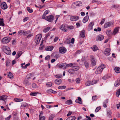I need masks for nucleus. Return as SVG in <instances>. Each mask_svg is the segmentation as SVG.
<instances>
[{
  "mask_svg": "<svg viewBox=\"0 0 120 120\" xmlns=\"http://www.w3.org/2000/svg\"><path fill=\"white\" fill-rule=\"evenodd\" d=\"M105 68V66L104 64H102L100 65L97 69L95 71L96 74H99L101 73L103 69Z\"/></svg>",
  "mask_w": 120,
  "mask_h": 120,
  "instance_id": "f257e3e1",
  "label": "nucleus"
},
{
  "mask_svg": "<svg viewBox=\"0 0 120 120\" xmlns=\"http://www.w3.org/2000/svg\"><path fill=\"white\" fill-rule=\"evenodd\" d=\"M3 48L4 52L8 55H10L11 52L10 48L8 46H3Z\"/></svg>",
  "mask_w": 120,
  "mask_h": 120,
  "instance_id": "f03ea898",
  "label": "nucleus"
},
{
  "mask_svg": "<svg viewBox=\"0 0 120 120\" xmlns=\"http://www.w3.org/2000/svg\"><path fill=\"white\" fill-rule=\"evenodd\" d=\"M41 38V35L40 34H38L36 36L35 40V41L37 44H39Z\"/></svg>",
  "mask_w": 120,
  "mask_h": 120,
  "instance_id": "7ed1b4c3",
  "label": "nucleus"
},
{
  "mask_svg": "<svg viewBox=\"0 0 120 120\" xmlns=\"http://www.w3.org/2000/svg\"><path fill=\"white\" fill-rule=\"evenodd\" d=\"M10 40V38L7 37L3 38L2 40V42L3 44H6L9 42Z\"/></svg>",
  "mask_w": 120,
  "mask_h": 120,
  "instance_id": "20e7f679",
  "label": "nucleus"
},
{
  "mask_svg": "<svg viewBox=\"0 0 120 120\" xmlns=\"http://www.w3.org/2000/svg\"><path fill=\"white\" fill-rule=\"evenodd\" d=\"M54 19V17L52 15H50L46 17L45 20L50 22H52Z\"/></svg>",
  "mask_w": 120,
  "mask_h": 120,
  "instance_id": "39448f33",
  "label": "nucleus"
},
{
  "mask_svg": "<svg viewBox=\"0 0 120 120\" xmlns=\"http://www.w3.org/2000/svg\"><path fill=\"white\" fill-rule=\"evenodd\" d=\"M0 6L2 8L3 10L7 9L8 7L6 3L4 2H2L1 3Z\"/></svg>",
  "mask_w": 120,
  "mask_h": 120,
  "instance_id": "423d86ee",
  "label": "nucleus"
},
{
  "mask_svg": "<svg viewBox=\"0 0 120 120\" xmlns=\"http://www.w3.org/2000/svg\"><path fill=\"white\" fill-rule=\"evenodd\" d=\"M59 50L60 53L63 54L65 53L67 51L66 49L63 47H60L59 49Z\"/></svg>",
  "mask_w": 120,
  "mask_h": 120,
  "instance_id": "0eeeda50",
  "label": "nucleus"
},
{
  "mask_svg": "<svg viewBox=\"0 0 120 120\" xmlns=\"http://www.w3.org/2000/svg\"><path fill=\"white\" fill-rule=\"evenodd\" d=\"M113 25V23L112 22H108L105 23L104 25V28H106L110 27L111 25Z\"/></svg>",
  "mask_w": 120,
  "mask_h": 120,
  "instance_id": "6e6552de",
  "label": "nucleus"
},
{
  "mask_svg": "<svg viewBox=\"0 0 120 120\" xmlns=\"http://www.w3.org/2000/svg\"><path fill=\"white\" fill-rule=\"evenodd\" d=\"M104 38V36L101 35H99L97 36L96 38V40L97 41H100Z\"/></svg>",
  "mask_w": 120,
  "mask_h": 120,
  "instance_id": "1a4fd4ad",
  "label": "nucleus"
},
{
  "mask_svg": "<svg viewBox=\"0 0 120 120\" xmlns=\"http://www.w3.org/2000/svg\"><path fill=\"white\" fill-rule=\"evenodd\" d=\"M60 29L61 30L65 32L68 31V30L65 28V26L64 25H61L60 27Z\"/></svg>",
  "mask_w": 120,
  "mask_h": 120,
  "instance_id": "9d476101",
  "label": "nucleus"
},
{
  "mask_svg": "<svg viewBox=\"0 0 120 120\" xmlns=\"http://www.w3.org/2000/svg\"><path fill=\"white\" fill-rule=\"evenodd\" d=\"M110 50L109 48L106 49L104 52V54L106 56H109L110 54Z\"/></svg>",
  "mask_w": 120,
  "mask_h": 120,
  "instance_id": "9b49d317",
  "label": "nucleus"
},
{
  "mask_svg": "<svg viewBox=\"0 0 120 120\" xmlns=\"http://www.w3.org/2000/svg\"><path fill=\"white\" fill-rule=\"evenodd\" d=\"M94 25V23L93 22H91L89 23L88 27V31H90L92 29L93 26Z\"/></svg>",
  "mask_w": 120,
  "mask_h": 120,
  "instance_id": "f8f14e48",
  "label": "nucleus"
},
{
  "mask_svg": "<svg viewBox=\"0 0 120 120\" xmlns=\"http://www.w3.org/2000/svg\"><path fill=\"white\" fill-rule=\"evenodd\" d=\"M75 65V63H72L68 64L65 63L66 69L68 67H72Z\"/></svg>",
  "mask_w": 120,
  "mask_h": 120,
  "instance_id": "ddd939ff",
  "label": "nucleus"
},
{
  "mask_svg": "<svg viewBox=\"0 0 120 120\" xmlns=\"http://www.w3.org/2000/svg\"><path fill=\"white\" fill-rule=\"evenodd\" d=\"M79 18V17L78 16H74L71 17L70 18V19L71 21H74L78 20Z\"/></svg>",
  "mask_w": 120,
  "mask_h": 120,
  "instance_id": "4468645a",
  "label": "nucleus"
},
{
  "mask_svg": "<svg viewBox=\"0 0 120 120\" xmlns=\"http://www.w3.org/2000/svg\"><path fill=\"white\" fill-rule=\"evenodd\" d=\"M18 33L21 35H25L27 34V32L23 30H20L18 31Z\"/></svg>",
  "mask_w": 120,
  "mask_h": 120,
  "instance_id": "2eb2a0df",
  "label": "nucleus"
},
{
  "mask_svg": "<svg viewBox=\"0 0 120 120\" xmlns=\"http://www.w3.org/2000/svg\"><path fill=\"white\" fill-rule=\"evenodd\" d=\"M91 60L92 65L94 66L96 64V61L95 59L94 58L91 57Z\"/></svg>",
  "mask_w": 120,
  "mask_h": 120,
  "instance_id": "dca6fc26",
  "label": "nucleus"
},
{
  "mask_svg": "<svg viewBox=\"0 0 120 120\" xmlns=\"http://www.w3.org/2000/svg\"><path fill=\"white\" fill-rule=\"evenodd\" d=\"M120 85V77L115 82L114 85L115 87H117Z\"/></svg>",
  "mask_w": 120,
  "mask_h": 120,
  "instance_id": "f3484780",
  "label": "nucleus"
},
{
  "mask_svg": "<svg viewBox=\"0 0 120 120\" xmlns=\"http://www.w3.org/2000/svg\"><path fill=\"white\" fill-rule=\"evenodd\" d=\"M29 79L27 78H26L23 82V84L27 86L31 84L28 81Z\"/></svg>",
  "mask_w": 120,
  "mask_h": 120,
  "instance_id": "a211bd4d",
  "label": "nucleus"
},
{
  "mask_svg": "<svg viewBox=\"0 0 120 120\" xmlns=\"http://www.w3.org/2000/svg\"><path fill=\"white\" fill-rule=\"evenodd\" d=\"M58 67L60 68H62L64 69H66L65 63H62L59 64Z\"/></svg>",
  "mask_w": 120,
  "mask_h": 120,
  "instance_id": "6ab92c4d",
  "label": "nucleus"
},
{
  "mask_svg": "<svg viewBox=\"0 0 120 120\" xmlns=\"http://www.w3.org/2000/svg\"><path fill=\"white\" fill-rule=\"evenodd\" d=\"M78 99H76L75 101L76 102L80 104H82V99L79 97H78Z\"/></svg>",
  "mask_w": 120,
  "mask_h": 120,
  "instance_id": "aec40b11",
  "label": "nucleus"
},
{
  "mask_svg": "<svg viewBox=\"0 0 120 120\" xmlns=\"http://www.w3.org/2000/svg\"><path fill=\"white\" fill-rule=\"evenodd\" d=\"M74 4L75 5L78 6H81L82 5V2L80 1H78L75 2Z\"/></svg>",
  "mask_w": 120,
  "mask_h": 120,
  "instance_id": "412c9836",
  "label": "nucleus"
},
{
  "mask_svg": "<svg viewBox=\"0 0 120 120\" xmlns=\"http://www.w3.org/2000/svg\"><path fill=\"white\" fill-rule=\"evenodd\" d=\"M119 28L118 27H116L114 29L113 33H112V34L115 35L119 31Z\"/></svg>",
  "mask_w": 120,
  "mask_h": 120,
  "instance_id": "4be33fe9",
  "label": "nucleus"
},
{
  "mask_svg": "<svg viewBox=\"0 0 120 120\" xmlns=\"http://www.w3.org/2000/svg\"><path fill=\"white\" fill-rule=\"evenodd\" d=\"M53 48V47L52 46H50L46 47L45 48V49L48 51H51L52 50Z\"/></svg>",
  "mask_w": 120,
  "mask_h": 120,
  "instance_id": "5701e85b",
  "label": "nucleus"
},
{
  "mask_svg": "<svg viewBox=\"0 0 120 120\" xmlns=\"http://www.w3.org/2000/svg\"><path fill=\"white\" fill-rule=\"evenodd\" d=\"M89 19V16L88 15H86L83 19L82 21L83 22L85 23L87 22L88 20Z\"/></svg>",
  "mask_w": 120,
  "mask_h": 120,
  "instance_id": "b1692460",
  "label": "nucleus"
},
{
  "mask_svg": "<svg viewBox=\"0 0 120 120\" xmlns=\"http://www.w3.org/2000/svg\"><path fill=\"white\" fill-rule=\"evenodd\" d=\"M7 75L8 78H10L12 79L13 78V75L12 73L11 72L7 73Z\"/></svg>",
  "mask_w": 120,
  "mask_h": 120,
  "instance_id": "393cba45",
  "label": "nucleus"
},
{
  "mask_svg": "<svg viewBox=\"0 0 120 120\" xmlns=\"http://www.w3.org/2000/svg\"><path fill=\"white\" fill-rule=\"evenodd\" d=\"M80 36L82 38H84L85 36V31L84 30H82L81 31Z\"/></svg>",
  "mask_w": 120,
  "mask_h": 120,
  "instance_id": "a878e982",
  "label": "nucleus"
},
{
  "mask_svg": "<svg viewBox=\"0 0 120 120\" xmlns=\"http://www.w3.org/2000/svg\"><path fill=\"white\" fill-rule=\"evenodd\" d=\"M22 53V51H19L18 52L16 56V59L18 58L21 56Z\"/></svg>",
  "mask_w": 120,
  "mask_h": 120,
  "instance_id": "bb28decb",
  "label": "nucleus"
},
{
  "mask_svg": "<svg viewBox=\"0 0 120 120\" xmlns=\"http://www.w3.org/2000/svg\"><path fill=\"white\" fill-rule=\"evenodd\" d=\"M76 64L75 63V65L73 67V68L74 71H77L79 69V66H77Z\"/></svg>",
  "mask_w": 120,
  "mask_h": 120,
  "instance_id": "cd10ccee",
  "label": "nucleus"
},
{
  "mask_svg": "<svg viewBox=\"0 0 120 120\" xmlns=\"http://www.w3.org/2000/svg\"><path fill=\"white\" fill-rule=\"evenodd\" d=\"M7 97L4 95H2L0 97V100H2L4 101L7 99Z\"/></svg>",
  "mask_w": 120,
  "mask_h": 120,
  "instance_id": "c85d7f7f",
  "label": "nucleus"
},
{
  "mask_svg": "<svg viewBox=\"0 0 120 120\" xmlns=\"http://www.w3.org/2000/svg\"><path fill=\"white\" fill-rule=\"evenodd\" d=\"M28 105V104L27 103H23L22 104L21 106V107L23 108L26 107Z\"/></svg>",
  "mask_w": 120,
  "mask_h": 120,
  "instance_id": "c756f323",
  "label": "nucleus"
},
{
  "mask_svg": "<svg viewBox=\"0 0 120 120\" xmlns=\"http://www.w3.org/2000/svg\"><path fill=\"white\" fill-rule=\"evenodd\" d=\"M61 80L60 79H57L55 81V83L57 84H60L61 83Z\"/></svg>",
  "mask_w": 120,
  "mask_h": 120,
  "instance_id": "7c9ffc66",
  "label": "nucleus"
},
{
  "mask_svg": "<svg viewBox=\"0 0 120 120\" xmlns=\"http://www.w3.org/2000/svg\"><path fill=\"white\" fill-rule=\"evenodd\" d=\"M91 48L94 51H95L98 50V48L96 45L93 46Z\"/></svg>",
  "mask_w": 120,
  "mask_h": 120,
  "instance_id": "2f4dec72",
  "label": "nucleus"
},
{
  "mask_svg": "<svg viewBox=\"0 0 120 120\" xmlns=\"http://www.w3.org/2000/svg\"><path fill=\"white\" fill-rule=\"evenodd\" d=\"M65 103L66 104L70 105L72 104V101L71 100H69L66 101Z\"/></svg>",
  "mask_w": 120,
  "mask_h": 120,
  "instance_id": "473e14b6",
  "label": "nucleus"
},
{
  "mask_svg": "<svg viewBox=\"0 0 120 120\" xmlns=\"http://www.w3.org/2000/svg\"><path fill=\"white\" fill-rule=\"evenodd\" d=\"M107 116L109 118L112 117V112L110 110H109L107 112Z\"/></svg>",
  "mask_w": 120,
  "mask_h": 120,
  "instance_id": "72a5a7b5",
  "label": "nucleus"
},
{
  "mask_svg": "<svg viewBox=\"0 0 120 120\" xmlns=\"http://www.w3.org/2000/svg\"><path fill=\"white\" fill-rule=\"evenodd\" d=\"M108 99H106V100L105 101L103 102V107H104L106 108L107 107V105H106V104H107L108 103Z\"/></svg>",
  "mask_w": 120,
  "mask_h": 120,
  "instance_id": "f704fd0d",
  "label": "nucleus"
},
{
  "mask_svg": "<svg viewBox=\"0 0 120 120\" xmlns=\"http://www.w3.org/2000/svg\"><path fill=\"white\" fill-rule=\"evenodd\" d=\"M114 70L116 72L118 73H120V68L116 67L115 68Z\"/></svg>",
  "mask_w": 120,
  "mask_h": 120,
  "instance_id": "c9c22d12",
  "label": "nucleus"
},
{
  "mask_svg": "<svg viewBox=\"0 0 120 120\" xmlns=\"http://www.w3.org/2000/svg\"><path fill=\"white\" fill-rule=\"evenodd\" d=\"M85 85L87 86L92 85L91 81H87L85 83Z\"/></svg>",
  "mask_w": 120,
  "mask_h": 120,
  "instance_id": "e433bc0d",
  "label": "nucleus"
},
{
  "mask_svg": "<svg viewBox=\"0 0 120 120\" xmlns=\"http://www.w3.org/2000/svg\"><path fill=\"white\" fill-rule=\"evenodd\" d=\"M14 100L16 102H18L21 101H23V99H20L16 98L14 99Z\"/></svg>",
  "mask_w": 120,
  "mask_h": 120,
  "instance_id": "4c0bfd02",
  "label": "nucleus"
},
{
  "mask_svg": "<svg viewBox=\"0 0 120 120\" xmlns=\"http://www.w3.org/2000/svg\"><path fill=\"white\" fill-rule=\"evenodd\" d=\"M69 40L68 39L67 40V43H71L72 44H73L74 43V41H75V39L74 38H73L71 39V42L70 41H69Z\"/></svg>",
  "mask_w": 120,
  "mask_h": 120,
  "instance_id": "58836bf2",
  "label": "nucleus"
},
{
  "mask_svg": "<svg viewBox=\"0 0 120 120\" xmlns=\"http://www.w3.org/2000/svg\"><path fill=\"white\" fill-rule=\"evenodd\" d=\"M53 54L54 57L56 59H57L59 57V54L56 52L54 53Z\"/></svg>",
  "mask_w": 120,
  "mask_h": 120,
  "instance_id": "ea45409f",
  "label": "nucleus"
},
{
  "mask_svg": "<svg viewBox=\"0 0 120 120\" xmlns=\"http://www.w3.org/2000/svg\"><path fill=\"white\" fill-rule=\"evenodd\" d=\"M55 114H52L50 116L49 119V120H53V118L55 117Z\"/></svg>",
  "mask_w": 120,
  "mask_h": 120,
  "instance_id": "a19ab883",
  "label": "nucleus"
},
{
  "mask_svg": "<svg viewBox=\"0 0 120 120\" xmlns=\"http://www.w3.org/2000/svg\"><path fill=\"white\" fill-rule=\"evenodd\" d=\"M0 26H4V23L3 19L0 18Z\"/></svg>",
  "mask_w": 120,
  "mask_h": 120,
  "instance_id": "79ce46f5",
  "label": "nucleus"
},
{
  "mask_svg": "<svg viewBox=\"0 0 120 120\" xmlns=\"http://www.w3.org/2000/svg\"><path fill=\"white\" fill-rule=\"evenodd\" d=\"M84 64L85 67L86 68H88L89 67V64L87 62H85L84 63Z\"/></svg>",
  "mask_w": 120,
  "mask_h": 120,
  "instance_id": "37998d69",
  "label": "nucleus"
},
{
  "mask_svg": "<svg viewBox=\"0 0 120 120\" xmlns=\"http://www.w3.org/2000/svg\"><path fill=\"white\" fill-rule=\"evenodd\" d=\"M38 93V92H31L30 94L31 96H35L37 95Z\"/></svg>",
  "mask_w": 120,
  "mask_h": 120,
  "instance_id": "c03bdc74",
  "label": "nucleus"
},
{
  "mask_svg": "<svg viewBox=\"0 0 120 120\" xmlns=\"http://www.w3.org/2000/svg\"><path fill=\"white\" fill-rule=\"evenodd\" d=\"M32 87L33 88L36 89L38 88V86L35 83H33L32 84Z\"/></svg>",
  "mask_w": 120,
  "mask_h": 120,
  "instance_id": "a18cd8bd",
  "label": "nucleus"
},
{
  "mask_svg": "<svg viewBox=\"0 0 120 120\" xmlns=\"http://www.w3.org/2000/svg\"><path fill=\"white\" fill-rule=\"evenodd\" d=\"M33 76V75L32 74H30L27 75V78H26L29 79L31 78Z\"/></svg>",
  "mask_w": 120,
  "mask_h": 120,
  "instance_id": "49530a36",
  "label": "nucleus"
},
{
  "mask_svg": "<svg viewBox=\"0 0 120 120\" xmlns=\"http://www.w3.org/2000/svg\"><path fill=\"white\" fill-rule=\"evenodd\" d=\"M50 28L49 27H48L45 28L43 30V32L45 33H46L50 29Z\"/></svg>",
  "mask_w": 120,
  "mask_h": 120,
  "instance_id": "de8ad7c7",
  "label": "nucleus"
},
{
  "mask_svg": "<svg viewBox=\"0 0 120 120\" xmlns=\"http://www.w3.org/2000/svg\"><path fill=\"white\" fill-rule=\"evenodd\" d=\"M27 10L30 13H31L33 12V10L32 9H30L29 7H27Z\"/></svg>",
  "mask_w": 120,
  "mask_h": 120,
  "instance_id": "09e8293b",
  "label": "nucleus"
},
{
  "mask_svg": "<svg viewBox=\"0 0 120 120\" xmlns=\"http://www.w3.org/2000/svg\"><path fill=\"white\" fill-rule=\"evenodd\" d=\"M120 94V88L117 91L116 93V96L118 97Z\"/></svg>",
  "mask_w": 120,
  "mask_h": 120,
  "instance_id": "8fccbe9b",
  "label": "nucleus"
},
{
  "mask_svg": "<svg viewBox=\"0 0 120 120\" xmlns=\"http://www.w3.org/2000/svg\"><path fill=\"white\" fill-rule=\"evenodd\" d=\"M98 81V80H96L93 79L91 81L92 85L96 84Z\"/></svg>",
  "mask_w": 120,
  "mask_h": 120,
  "instance_id": "3c124183",
  "label": "nucleus"
},
{
  "mask_svg": "<svg viewBox=\"0 0 120 120\" xmlns=\"http://www.w3.org/2000/svg\"><path fill=\"white\" fill-rule=\"evenodd\" d=\"M66 86H60L58 87V88L60 89H63L66 88Z\"/></svg>",
  "mask_w": 120,
  "mask_h": 120,
  "instance_id": "603ef678",
  "label": "nucleus"
},
{
  "mask_svg": "<svg viewBox=\"0 0 120 120\" xmlns=\"http://www.w3.org/2000/svg\"><path fill=\"white\" fill-rule=\"evenodd\" d=\"M46 86L47 87H51L52 86V83L50 82H48L46 83Z\"/></svg>",
  "mask_w": 120,
  "mask_h": 120,
  "instance_id": "864d4df0",
  "label": "nucleus"
},
{
  "mask_svg": "<svg viewBox=\"0 0 120 120\" xmlns=\"http://www.w3.org/2000/svg\"><path fill=\"white\" fill-rule=\"evenodd\" d=\"M67 28L68 29L72 30L74 29V27L72 26H67Z\"/></svg>",
  "mask_w": 120,
  "mask_h": 120,
  "instance_id": "5fc2aeb1",
  "label": "nucleus"
},
{
  "mask_svg": "<svg viewBox=\"0 0 120 120\" xmlns=\"http://www.w3.org/2000/svg\"><path fill=\"white\" fill-rule=\"evenodd\" d=\"M101 109V107L100 106H99L98 107H97L95 110V112H97L100 109Z\"/></svg>",
  "mask_w": 120,
  "mask_h": 120,
  "instance_id": "6e6d98bb",
  "label": "nucleus"
},
{
  "mask_svg": "<svg viewBox=\"0 0 120 120\" xmlns=\"http://www.w3.org/2000/svg\"><path fill=\"white\" fill-rule=\"evenodd\" d=\"M73 69H69L68 70V72L71 74H73L74 73Z\"/></svg>",
  "mask_w": 120,
  "mask_h": 120,
  "instance_id": "4d7b16f0",
  "label": "nucleus"
},
{
  "mask_svg": "<svg viewBox=\"0 0 120 120\" xmlns=\"http://www.w3.org/2000/svg\"><path fill=\"white\" fill-rule=\"evenodd\" d=\"M76 118V117L74 116H72L70 117V120H75Z\"/></svg>",
  "mask_w": 120,
  "mask_h": 120,
  "instance_id": "13d9d810",
  "label": "nucleus"
},
{
  "mask_svg": "<svg viewBox=\"0 0 120 120\" xmlns=\"http://www.w3.org/2000/svg\"><path fill=\"white\" fill-rule=\"evenodd\" d=\"M75 81L77 83H78L80 82V80L79 78H77L76 79Z\"/></svg>",
  "mask_w": 120,
  "mask_h": 120,
  "instance_id": "bf43d9fd",
  "label": "nucleus"
},
{
  "mask_svg": "<svg viewBox=\"0 0 120 120\" xmlns=\"http://www.w3.org/2000/svg\"><path fill=\"white\" fill-rule=\"evenodd\" d=\"M10 61L7 60L6 63V65L7 67H8L10 65Z\"/></svg>",
  "mask_w": 120,
  "mask_h": 120,
  "instance_id": "052dcab7",
  "label": "nucleus"
},
{
  "mask_svg": "<svg viewBox=\"0 0 120 120\" xmlns=\"http://www.w3.org/2000/svg\"><path fill=\"white\" fill-rule=\"evenodd\" d=\"M49 12L50 11L49 10H47L45 11L44 13L46 15L47 14L49 13Z\"/></svg>",
  "mask_w": 120,
  "mask_h": 120,
  "instance_id": "680f3d73",
  "label": "nucleus"
},
{
  "mask_svg": "<svg viewBox=\"0 0 120 120\" xmlns=\"http://www.w3.org/2000/svg\"><path fill=\"white\" fill-rule=\"evenodd\" d=\"M30 65V63H28L26 64L23 67H22L23 68L25 69L27 68V67L29 66Z\"/></svg>",
  "mask_w": 120,
  "mask_h": 120,
  "instance_id": "e2e57ef3",
  "label": "nucleus"
},
{
  "mask_svg": "<svg viewBox=\"0 0 120 120\" xmlns=\"http://www.w3.org/2000/svg\"><path fill=\"white\" fill-rule=\"evenodd\" d=\"M52 90L51 89H49L48 90H47V92L48 94H50L51 93H52Z\"/></svg>",
  "mask_w": 120,
  "mask_h": 120,
  "instance_id": "0e129e2a",
  "label": "nucleus"
},
{
  "mask_svg": "<svg viewBox=\"0 0 120 120\" xmlns=\"http://www.w3.org/2000/svg\"><path fill=\"white\" fill-rule=\"evenodd\" d=\"M45 117L44 116H41L39 117V120H45Z\"/></svg>",
  "mask_w": 120,
  "mask_h": 120,
  "instance_id": "69168bd1",
  "label": "nucleus"
},
{
  "mask_svg": "<svg viewBox=\"0 0 120 120\" xmlns=\"http://www.w3.org/2000/svg\"><path fill=\"white\" fill-rule=\"evenodd\" d=\"M109 78V77L107 75H105L104 76L103 78L102 79H106Z\"/></svg>",
  "mask_w": 120,
  "mask_h": 120,
  "instance_id": "338daca9",
  "label": "nucleus"
},
{
  "mask_svg": "<svg viewBox=\"0 0 120 120\" xmlns=\"http://www.w3.org/2000/svg\"><path fill=\"white\" fill-rule=\"evenodd\" d=\"M105 19H102V20L101 21V22H100V24L101 25H102L104 23V22L105 21Z\"/></svg>",
  "mask_w": 120,
  "mask_h": 120,
  "instance_id": "774afa93",
  "label": "nucleus"
}]
</instances>
